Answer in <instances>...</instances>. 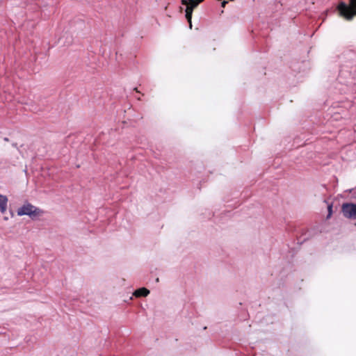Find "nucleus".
Here are the masks:
<instances>
[{
	"label": "nucleus",
	"mask_w": 356,
	"mask_h": 356,
	"mask_svg": "<svg viewBox=\"0 0 356 356\" xmlns=\"http://www.w3.org/2000/svg\"><path fill=\"white\" fill-rule=\"evenodd\" d=\"M339 73L330 78L329 97L325 102L330 122L341 126L353 122L356 126V52L346 50L339 56Z\"/></svg>",
	"instance_id": "f257e3e1"
},
{
	"label": "nucleus",
	"mask_w": 356,
	"mask_h": 356,
	"mask_svg": "<svg viewBox=\"0 0 356 356\" xmlns=\"http://www.w3.org/2000/svg\"><path fill=\"white\" fill-rule=\"evenodd\" d=\"M337 11L344 19L353 20L356 16V0H348V3L340 1L337 6Z\"/></svg>",
	"instance_id": "f03ea898"
},
{
	"label": "nucleus",
	"mask_w": 356,
	"mask_h": 356,
	"mask_svg": "<svg viewBox=\"0 0 356 356\" xmlns=\"http://www.w3.org/2000/svg\"><path fill=\"white\" fill-rule=\"evenodd\" d=\"M42 213V210L35 206H33L29 202H26L20 207L17 211V216H28L32 220L36 219Z\"/></svg>",
	"instance_id": "7ed1b4c3"
},
{
	"label": "nucleus",
	"mask_w": 356,
	"mask_h": 356,
	"mask_svg": "<svg viewBox=\"0 0 356 356\" xmlns=\"http://www.w3.org/2000/svg\"><path fill=\"white\" fill-rule=\"evenodd\" d=\"M341 212L347 219L356 220V203L343 202L341 205Z\"/></svg>",
	"instance_id": "20e7f679"
},
{
	"label": "nucleus",
	"mask_w": 356,
	"mask_h": 356,
	"mask_svg": "<svg viewBox=\"0 0 356 356\" xmlns=\"http://www.w3.org/2000/svg\"><path fill=\"white\" fill-rule=\"evenodd\" d=\"M203 0H189L188 3H186V0H182V4L186 5L185 16L188 21L191 20L193 10Z\"/></svg>",
	"instance_id": "39448f33"
},
{
	"label": "nucleus",
	"mask_w": 356,
	"mask_h": 356,
	"mask_svg": "<svg viewBox=\"0 0 356 356\" xmlns=\"http://www.w3.org/2000/svg\"><path fill=\"white\" fill-rule=\"evenodd\" d=\"M8 197L4 195L0 194V212L4 213L7 209Z\"/></svg>",
	"instance_id": "423d86ee"
},
{
	"label": "nucleus",
	"mask_w": 356,
	"mask_h": 356,
	"mask_svg": "<svg viewBox=\"0 0 356 356\" xmlns=\"http://www.w3.org/2000/svg\"><path fill=\"white\" fill-rule=\"evenodd\" d=\"M307 230L302 229L301 236L297 237V243L298 245L302 244L305 241H307L310 237V234Z\"/></svg>",
	"instance_id": "0eeeda50"
},
{
	"label": "nucleus",
	"mask_w": 356,
	"mask_h": 356,
	"mask_svg": "<svg viewBox=\"0 0 356 356\" xmlns=\"http://www.w3.org/2000/svg\"><path fill=\"white\" fill-rule=\"evenodd\" d=\"M149 293V291L147 289H146L145 287H141V288L136 289L134 292V296H135L136 297H146Z\"/></svg>",
	"instance_id": "6e6552de"
},
{
	"label": "nucleus",
	"mask_w": 356,
	"mask_h": 356,
	"mask_svg": "<svg viewBox=\"0 0 356 356\" xmlns=\"http://www.w3.org/2000/svg\"><path fill=\"white\" fill-rule=\"evenodd\" d=\"M64 35H63L62 37H60L59 38V40L58 42L61 44H63L64 46H68V45H70L72 43V41H73V39L72 38V36H67L66 37V40H64Z\"/></svg>",
	"instance_id": "1a4fd4ad"
},
{
	"label": "nucleus",
	"mask_w": 356,
	"mask_h": 356,
	"mask_svg": "<svg viewBox=\"0 0 356 356\" xmlns=\"http://www.w3.org/2000/svg\"><path fill=\"white\" fill-rule=\"evenodd\" d=\"M324 202H325L327 205V214L326 216V219H330L333 213V204L332 202H329L327 200H325Z\"/></svg>",
	"instance_id": "9d476101"
},
{
	"label": "nucleus",
	"mask_w": 356,
	"mask_h": 356,
	"mask_svg": "<svg viewBox=\"0 0 356 356\" xmlns=\"http://www.w3.org/2000/svg\"><path fill=\"white\" fill-rule=\"evenodd\" d=\"M349 193H351L352 197L356 198V187L349 190Z\"/></svg>",
	"instance_id": "9b49d317"
},
{
	"label": "nucleus",
	"mask_w": 356,
	"mask_h": 356,
	"mask_svg": "<svg viewBox=\"0 0 356 356\" xmlns=\"http://www.w3.org/2000/svg\"><path fill=\"white\" fill-rule=\"evenodd\" d=\"M349 193H351L352 197L356 198V187L349 190Z\"/></svg>",
	"instance_id": "f8f14e48"
},
{
	"label": "nucleus",
	"mask_w": 356,
	"mask_h": 356,
	"mask_svg": "<svg viewBox=\"0 0 356 356\" xmlns=\"http://www.w3.org/2000/svg\"><path fill=\"white\" fill-rule=\"evenodd\" d=\"M227 3L228 2L226 0L221 1V3H220L221 7L225 8L226 6V5L227 4Z\"/></svg>",
	"instance_id": "ddd939ff"
},
{
	"label": "nucleus",
	"mask_w": 356,
	"mask_h": 356,
	"mask_svg": "<svg viewBox=\"0 0 356 356\" xmlns=\"http://www.w3.org/2000/svg\"><path fill=\"white\" fill-rule=\"evenodd\" d=\"M12 146L13 147H15V148L18 149V146H17V143H12Z\"/></svg>",
	"instance_id": "4468645a"
},
{
	"label": "nucleus",
	"mask_w": 356,
	"mask_h": 356,
	"mask_svg": "<svg viewBox=\"0 0 356 356\" xmlns=\"http://www.w3.org/2000/svg\"><path fill=\"white\" fill-rule=\"evenodd\" d=\"M225 215L227 216H231V212L229 211H225Z\"/></svg>",
	"instance_id": "2eb2a0df"
},
{
	"label": "nucleus",
	"mask_w": 356,
	"mask_h": 356,
	"mask_svg": "<svg viewBox=\"0 0 356 356\" xmlns=\"http://www.w3.org/2000/svg\"><path fill=\"white\" fill-rule=\"evenodd\" d=\"M188 24H189V28L191 29H192V22L191 20V21H188Z\"/></svg>",
	"instance_id": "dca6fc26"
},
{
	"label": "nucleus",
	"mask_w": 356,
	"mask_h": 356,
	"mask_svg": "<svg viewBox=\"0 0 356 356\" xmlns=\"http://www.w3.org/2000/svg\"><path fill=\"white\" fill-rule=\"evenodd\" d=\"M3 140L8 142L9 141V138L8 137H4Z\"/></svg>",
	"instance_id": "f3484780"
},
{
	"label": "nucleus",
	"mask_w": 356,
	"mask_h": 356,
	"mask_svg": "<svg viewBox=\"0 0 356 356\" xmlns=\"http://www.w3.org/2000/svg\"><path fill=\"white\" fill-rule=\"evenodd\" d=\"M51 11L52 12H54L55 11V8L54 7L51 8Z\"/></svg>",
	"instance_id": "a211bd4d"
}]
</instances>
